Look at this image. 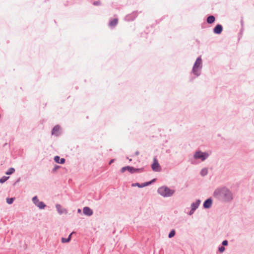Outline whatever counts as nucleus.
<instances>
[{"mask_svg": "<svg viewBox=\"0 0 254 254\" xmlns=\"http://www.w3.org/2000/svg\"><path fill=\"white\" fill-rule=\"evenodd\" d=\"M72 235V233H70L68 235V237L67 238L68 239V240H69V241H70V240H71Z\"/></svg>", "mask_w": 254, "mask_h": 254, "instance_id": "34", "label": "nucleus"}, {"mask_svg": "<svg viewBox=\"0 0 254 254\" xmlns=\"http://www.w3.org/2000/svg\"><path fill=\"white\" fill-rule=\"evenodd\" d=\"M157 192L164 197H168L174 194L175 190L170 189L167 186H162L158 189Z\"/></svg>", "mask_w": 254, "mask_h": 254, "instance_id": "2", "label": "nucleus"}, {"mask_svg": "<svg viewBox=\"0 0 254 254\" xmlns=\"http://www.w3.org/2000/svg\"><path fill=\"white\" fill-rule=\"evenodd\" d=\"M241 23L242 27H243V25H244V21H243V17H242V19H241Z\"/></svg>", "mask_w": 254, "mask_h": 254, "instance_id": "35", "label": "nucleus"}, {"mask_svg": "<svg viewBox=\"0 0 254 254\" xmlns=\"http://www.w3.org/2000/svg\"><path fill=\"white\" fill-rule=\"evenodd\" d=\"M20 180V178H19L16 181V182L14 183V185H15L16 183H17L18 182H19Z\"/></svg>", "mask_w": 254, "mask_h": 254, "instance_id": "37", "label": "nucleus"}, {"mask_svg": "<svg viewBox=\"0 0 254 254\" xmlns=\"http://www.w3.org/2000/svg\"><path fill=\"white\" fill-rule=\"evenodd\" d=\"M61 241L63 243H67L70 242L69 241L67 238H65L63 237L62 238Z\"/></svg>", "mask_w": 254, "mask_h": 254, "instance_id": "29", "label": "nucleus"}, {"mask_svg": "<svg viewBox=\"0 0 254 254\" xmlns=\"http://www.w3.org/2000/svg\"><path fill=\"white\" fill-rule=\"evenodd\" d=\"M9 178V177H6V176H3L0 179V183L3 184L5 182H6L8 179Z\"/></svg>", "mask_w": 254, "mask_h": 254, "instance_id": "23", "label": "nucleus"}, {"mask_svg": "<svg viewBox=\"0 0 254 254\" xmlns=\"http://www.w3.org/2000/svg\"><path fill=\"white\" fill-rule=\"evenodd\" d=\"M93 4L95 6H98L101 5V2L100 0H97L93 2Z\"/></svg>", "mask_w": 254, "mask_h": 254, "instance_id": "31", "label": "nucleus"}, {"mask_svg": "<svg viewBox=\"0 0 254 254\" xmlns=\"http://www.w3.org/2000/svg\"><path fill=\"white\" fill-rule=\"evenodd\" d=\"M36 206L40 209H44L46 207V205L43 201H39L37 204H36Z\"/></svg>", "mask_w": 254, "mask_h": 254, "instance_id": "18", "label": "nucleus"}, {"mask_svg": "<svg viewBox=\"0 0 254 254\" xmlns=\"http://www.w3.org/2000/svg\"><path fill=\"white\" fill-rule=\"evenodd\" d=\"M114 160H114V159H111V160L110 161V162H109V165H111L112 163H113V162H114Z\"/></svg>", "mask_w": 254, "mask_h": 254, "instance_id": "36", "label": "nucleus"}, {"mask_svg": "<svg viewBox=\"0 0 254 254\" xmlns=\"http://www.w3.org/2000/svg\"><path fill=\"white\" fill-rule=\"evenodd\" d=\"M139 154V152L138 151L135 152V155H137Z\"/></svg>", "mask_w": 254, "mask_h": 254, "instance_id": "38", "label": "nucleus"}, {"mask_svg": "<svg viewBox=\"0 0 254 254\" xmlns=\"http://www.w3.org/2000/svg\"><path fill=\"white\" fill-rule=\"evenodd\" d=\"M14 200V198L13 197L7 198H6V202L8 204H11L13 202Z\"/></svg>", "mask_w": 254, "mask_h": 254, "instance_id": "26", "label": "nucleus"}, {"mask_svg": "<svg viewBox=\"0 0 254 254\" xmlns=\"http://www.w3.org/2000/svg\"><path fill=\"white\" fill-rule=\"evenodd\" d=\"M60 168V166H58V165H56L55 166V167L53 168L52 170V172H56L58 169H59V168Z\"/></svg>", "mask_w": 254, "mask_h": 254, "instance_id": "30", "label": "nucleus"}, {"mask_svg": "<svg viewBox=\"0 0 254 254\" xmlns=\"http://www.w3.org/2000/svg\"><path fill=\"white\" fill-rule=\"evenodd\" d=\"M118 23V19L117 18L111 19L108 25L111 27H115Z\"/></svg>", "mask_w": 254, "mask_h": 254, "instance_id": "15", "label": "nucleus"}, {"mask_svg": "<svg viewBox=\"0 0 254 254\" xmlns=\"http://www.w3.org/2000/svg\"><path fill=\"white\" fill-rule=\"evenodd\" d=\"M207 174H208V169L207 168H203L200 172V175L202 177H204V176H206L207 175Z\"/></svg>", "mask_w": 254, "mask_h": 254, "instance_id": "19", "label": "nucleus"}, {"mask_svg": "<svg viewBox=\"0 0 254 254\" xmlns=\"http://www.w3.org/2000/svg\"><path fill=\"white\" fill-rule=\"evenodd\" d=\"M33 203L36 205L37 203L39 201L37 196H34L32 199Z\"/></svg>", "mask_w": 254, "mask_h": 254, "instance_id": "25", "label": "nucleus"}, {"mask_svg": "<svg viewBox=\"0 0 254 254\" xmlns=\"http://www.w3.org/2000/svg\"><path fill=\"white\" fill-rule=\"evenodd\" d=\"M209 155L207 152L197 150L193 154V158L195 159H200L202 161H204L208 157Z\"/></svg>", "mask_w": 254, "mask_h": 254, "instance_id": "3", "label": "nucleus"}, {"mask_svg": "<svg viewBox=\"0 0 254 254\" xmlns=\"http://www.w3.org/2000/svg\"><path fill=\"white\" fill-rule=\"evenodd\" d=\"M83 213L86 216H90L93 214V211L90 207L85 206L83 209Z\"/></svg>", "mask_w": 254, "mask_h": 254, "instance_id": "9", "label": "nucleus"}, {"mask_svg": "<svg viewBox=\"0 0 254 254\" xmlns=\"http://www.w3.org/2000/svg\"><path fill=\"white\" fill-rule=\"evenodd\" d=\"M81 209H78V210H77V212H78V213H80V212H81Z\"/></svg>", "mask_w": 254, "mask_h": 254, "instance_id": "39", "label": "nucleus"}, {"mask_svg": "<svg viewBox=\"0 0 254 254\" xmlns=\"http://www.w3.org/2000/svg\"><path fill=\"white\" fill-rule=\"evenodd\" d=\"M213 196L223 202H230L234 198L233 193L227 187L223 186L219 187L215 190Z\"/></svg>", "mask_w": 254, "mask_h": 254, "instance_id": "1", "label": "nucleus"}, {"mask_svg": "<svg viewBox=\"0 0 254 254\" xmlns=\"http://www.w3.org/2000/svg\"><path fill=\"white\" fill-rule=\"evenodd\" d=\"M56 208L57 209L58 212L60 215L63 214H66L68 212L67 210L65 208H63L60 204H57L56 205Z\"/></svg>", "mask_w": 254, "mask_h": 254, "instance_id": "6", "label": "nucleus"}, {"mask_svg": "<svg viewBox=\"0 0 254 254\" xmlns=\"http://www.w3.org/2000/svg\"><path fill=\"white\" fill-rule=\"evenodd\" d=\"M225 250V248H224V247H223L222 246H221L218 248V251L221 253L224 252Z\"/></svg>", "mask_w": 254, "mask_h": 254, "instance_id": "28", "label": "nucleus"}, {"mask_svg": "<svg viewBox=\"0 0 254 254\" xmlns=\"http://www.w3.org/2000/svg\"><path fill=\"white\" fill-rule=\"evenodd\" d=\"M175 234H176L175 230L174 229H172L170 232V233H169V234L168 235V237L169 238H171L173 237L175 235Z\"/></svg>", "mask_w": 254, "mask_h": 254, "instance_id": "24", "label": "nucleus"}, {"mask_svg": "<svg viewBox=\"0 0 254 254\" xmlns=\"http://www.w3.org/2000/svg\"><path fill=\"white\" fill-rule=\"evenodd\" d=\"M195 211V210L191 208L190 210L189 211V212L188 214L189 215H191L194 213Z\"/></svg>", "mask_w": 254, "mask_h": 254, "instance_id": "33", "label": "nucleus"}, {"mask_svg": "<svg viewBox=\"0 0 254 254\" xmlns=\"http://www.w3.org/2000/svg\"><path fill=\"white\" fill-rule=\"evenodd\" d=\"M144 170L143 168H135L133 167L132 174L133 173H139L142 172Z\"/></svg>", "mask_w": 254, "mask_h": 254, "instance_id": "20", "label": "nucleus"}, {"mask_svg": "<svg viewBox=\"0 0 254 254\" xmlns=\"http://www.w3.org/2000/svg\"><path fill=\"white\" fill-rule=\"evenodd\" d=\"M228 244V242L227 240H224L222 243V246H227Z\"/></svg>", "mask_w": 254, "mask_h": 254, "instance_id": "32", "label": "nucleus"}, {"mask_svg": "<svg viewBox=\"0 0 254 254\" xmlns=\"http://www.w3.org/2000/svg\"><path fill=\"white\" fill-rule=\"evenodd\" d=\"M201 203V200L200 199H197L195 202H193L191 204L190 208L195 210L199 207L200 204Z\"/></svg>", "mask_w": 254, "mask_h": 254, "instance_id": "14", "label": "nucleus"}, {"mask_svg": "<svg viewBox=\"0 0 254 254\" xmlns=\"http://www.w3.org/2000/svg\"><path fill=\"white\" fill-rule=\"evenodd\" d=\"M151 168L155 172H159L161 170V167L156 158H154L153 162L151 165Z\"/></svg>", "mask_w": 254, "mask_h": 254, "instance_id": "4", "label": "nucleus"}, {"mask_svg": "<svg viewBox=\"0 0 254 254\" xmlns=\"http://www.w3.org/2000/svg\"><path fill=\"white\" fill-rule=\"evenodd\" d=\"M137 16V12L133 11L132 13L127 15L125 17V20L127 21H131L134 20Z\"/></svg>", "mask_w": 254, "mask_h": 254, "instance_id": "5", "label": "nucleus"}, {"mask_svg": "<svg viewBox=\"0 0 254 254\" xmlns=\"http://www.w3.org/2000/svg\"><path fill=\"white\" fill-rule=\"evenodd\" d=\"M223 31V26L220 24H217L213 28V32L216 34H220Z\"/></svg>", "mask_w": 254, "mask_h": 254, "instance_id": "8", "label": "nucleus"}, {"mask_svg": "<svg viewBox=\"0 0 254 254\" xmlns=\"http://www.w3.org/2000/svg\"><path fill=\"white\" fill-rule=\"evenodd\" d=\"M60 129V126L59 125L55 126L52 130V134L55 135L57 136L59 135V131Z\"/></svg>", "mask_w": 254, "mask_h": 254, "instance_id": "12", "label": "nucleus"}, {"mask_svg": "<svg viewBox=\"0 0 254 254\" xmlns=\"http://www.w3.org/2000/svg\"><path fill=\"white\" fill-rule=\"evenodd\" d=\"M133 167L127 166L123 167L121 169V173H124L126 171H128L130 173L132 174Z\"/></svg>", "mask_w": 254, "mask_h": 254, "instance_id": "16", "label": "nucleus"}, {"mask_svg": "<svg viewBox=\"0 0 254 254\" xmlns=\"http://www.w3.org/2000/svg\"><path fill=\"white\" fill-rule=\"evenodd\" d=\"M15 172V169L14 168H10L8 169V170L5 172L6 175H11Z\"/></svg>", "mask_w": 254, "mask_h": 254, "instance_id": "21", "label": "nucleus"}, {"mask_svg": "<svg viewBox=\"0 0 254 254\" xmlns=\"http://www.w3.org/2000/svg\"><path fill=\"white\" fill-rule=\"evenodd\" d=\"M155 181V179H153V180H151L149 182H146L145 183H142V186H144V187L148 186L150 185H151L153 182H154Z\"/></svg>", "mask_w": 254, "mask_h": 254, "instance_id": "22", "label": "nucleus"}, {"mask_svg": "<svg viewBox=\"0 0 254 254\" xmlns=\"http://www.w3.org/2000/svg\"><path fill=\"white\" fill-rule=\"evenodd\" d=\"M54 160L55 162L59 163V164H63L65 162V159L64 158H61L59 156H55Z\"/></svg>", "mask_w": 254, "mask_h": 254, "instance_id": "13", "label": "nucleus"}, {"mask_svg": "<svg viewBox=\"0 0 254 254\" xmlns=\"http://www.w3.org/2000/svg\"><path fill=\"white\" fill-rule=\"evenodd\" d=\"M193 66H194L195 67H196L197 68L200 67L202 68V59L201 58V57H199L196 59Z\"/></svg>", "mask_w": 254, "mask_h": 254, "instance_id": "11", "label": "nucleus"}, {"mask_svg": "<svg viewBox=\"0 0 254 254\" xmlns=\"http://www.w3.org/2000/svg\"><path fill=\"white\" fill-rule=\"evenodd\" d=\"M215 21V17L213 15H209L207 17L206 22L208 24H212Z\"/></svg>", "mask_w": 254, "mask_h": 254, "instance_id": "17", "label": "nucleus"}, {"mask_svg": "<svg viewBox=\"0 0 254 254\" xmlns=\"http://www.w3.org/2000/svg\"><path fill=\"white\" fill-rule=\"evenodd\" d=\"M212 199L210 197L206 199L203 203V207L205 209L210 208L212 204Z\"/></svg>", "mask_w": 254, "mask_h": 254, "instance_id": "7", "label": "nucleus"}, {"mask_svg": "<svg viewBox=\"0 0 254 254\" xmlns=\"http://www.w3.org/2000/svg\"><path fill=\"white\" fill-rule=\"evenodd\" d=\"M201 68L196 67L193 66L191 72L195 75V77H198L201 74Z\"/></svg>", "mask_w": 254, "mask_h": 254, "instance_id": "10", "label": "nucleus"}, {"mask_svg": "<svg viewBox=\"0 0 254 254\" xmlns=\"http://www.w3.org/2000/svg\"><path fill=\"white\" fill-rule=\"evenodd\" d=\"M131 186L132 187H138V188H143L144 187V186H142V184H139L138 183H134V184H132L131 185Z\"/></svg>", "mask_w": 254, "mask_h": 254, "instance_id": "27", "label": "nucleus"}]
</instances>
